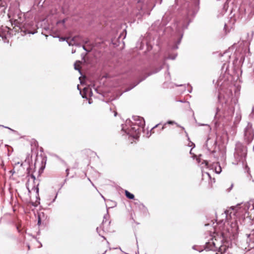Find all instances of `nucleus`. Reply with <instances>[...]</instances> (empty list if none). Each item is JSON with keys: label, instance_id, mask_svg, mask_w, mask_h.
I'll list each match as a JSON object with an SVG mask.
<instances>
[{"label": "nucleus", "instance_id": "obj_1", "mask_svg": "<svg viewBox=\"0 0 254 254\" xmlns=\"http://www.w3.org/2000/svg\"><path fill=\"white\" fill-rule=\"evenodd\" d=\"M187 9V18L180 21H176L172 27L175 30V35L178 38L175 44L172 47L173 50L178 49L184 35V30L188 28L190 22V17H194L198 10L199 0H190L188 2Z\"/></svg>", "mask_w": 254, "mask_h": 254}, {"label": "nucleus", "instance_id": "obj_2", "mask_svg": "<svg viewBox=\"0 0 254 254\" xmlns=\"http://www.w3.org/2000/svg\"><path fill=\"white\" fill-rule=\"evenodd\" d=\"M238 222L237 220H233L230 224L229 228H227L226 231L222 232V239L221 240L222 242L224 243H228L230 241L236 240L238 237ZM215 242L212 238L209 242L206 243L204 249L207 251H218L221 254L225 253L228 246L223 244L221 246H216Z\"/></svg>", "mask_w": 254, "mask_h": 254}, {"label": "nucleus", "instance_id": "obj_3", "mask_svg": "<svg viewBox=\"0 0 254 254\" xmlns=\"http://www.w3.org/2000/svg\"><path fill=\"white\" fill-rule=\"evenodd\" d=\"M232 95L231 91L227 95H223L224 98L225 100L224 105H222L224 108L222 111L217 107L215 109V116L214 122L216 125L219 124L220 123V120L223 119H225L228 121L231 120L232 116L234 114V107L232 104H229V99Z\"/></svg>", "mask_w": 254, "mask_h": 254}, {"label": "nucleus", "instance_id": "obj_4", "mask_svg": "<svg viewBox=\"0 0 254 254\" xmlns=\"http://www.w3.org/2000/svg\"><path fill=\"white\" fill-rule=\"evenodd\" d=\"M247 147L240 141L237 142L234 153V161L233 163L235 165L241 164L243 167H247Z\"/></svg>", "mask_w": 254, "mask_h": 254}, {"label": "nucleus", "instance_id": "obj_5", "mask_svg": "<svg viewBox=\"0 0 254 254\" xmlns=\"http://www.w3.org/2000/svg\"><path fill=\"white\" fill-rule=\"evenodd\" d=\"M130 120H127L125 124L122 125V131L137 139L140 133V128L131 124Z\"/></svg>", "mask_w": 254, "mask_h": 254}, {"label": "nucleus", "instance_id": "obj_6", "mask_svg": "<svg viewBox=\"0 0 254 254\" xmlns=\"http://www.w3.org/2000/svg\"><path fill=\"white\" fill-rule=\"evenodd\" d=\"M232 209L235 211L234 213V215L237 213L238 215L245 216L247 213L249 214V211L254 210V199H251L248 202L238 204L236 206H233Z\"/></svg>", "mask_w": 254, "mask_h": 254}, {"label": "nucleus", "instance_id": "obj_7", "mask_svg": "<svg viewBox=\"0 0 254 254\" xmlns=\"http://www.w3.org/2000/svg\"><path fill=\"white\" fill-rule=\"evenodd\" d=\"M244 142L248 145L250 144L254 138V129L252 124L249 122L244 129Z\"/></svg>", "mask_w": 254, "mask_h": 254}, {"label": "nucleus", "instance_id": "obj_8", "mask_svg": "<svg viewBox=\"0 0 254 254\" xmlns=\"http://www.w3.org/2000/svg\"><path fill=\"white\" fill-rule=\"evenodd\" d=\"M240 13L241 18H244L246 20L250 19L254 15V6L247 5L245 7L241 6L240 8Z\"/></svg>", "mask_w": 254, "mask_h": 254}, {"label": "nucleus", "instance_id": "obj_9", "mask_svg": "<svg viewBox=\"0 0 254 254\" xmlns=\"http://www.w3.org/2000/svg\"><path fill=\"white\" fill-rule=\"evenodd\" d=\"M111 222L108 221L106 219V216H104L103 222L99 227H97L96 228V231L97 233L99 234V236H101L104 238V239H106L105 237H104L101 233L100 230L102 229V231L104 232H111L110 228V224Z\"/></svg>", "mask_w": 254, "mask_h": 254}, {"label": "nucleus", "instance_id": "obj_10", "mask_svg": "<svg viewBox=\"0 0 254 254\" xmlns=\"http://www.w3.org/2000/svg\"><path fill=\"white\" fill-rule=\"evenodd\" d=\"M132 119L133 122L131 121V124H133V126H136L139 128H143L145 126V121L142 117L139 116H133Z\"/></svg>", "mask_w": 254, "mask_h": 254}, {"label": "nucleus", "instance_id": "obj_11", "mask_svg": "<svg viewBox=\"0 0 254 254\" xmlns=\"http://www.w3.org/2000/svg\"><path fill=\"white\" fill-rule=\"evenodd\" d=\"M228 83V76L226 74L220 75L217 81V86L220 87L225 86Z\"/></svg>", "mask_w": 254, "mask_h": 254}, {"label": "nucleus", "instance_id": "obj_12", "mask_svg": "<svg viewBox=\"0 0 254 254\" xmlns=\"http://www.w3.org/2000/svg\"><path fill=\"white\" fill-rule=\"evenodd\" d=\"M6 7V2L3 0H0V16L5 13Z\"/></svg>", "mask_w": 254, "mask_h": 254}, {"label": "nucleus", "instance_id": "obj_13", "mask_svg": "<svg viewBox=\"0 0 254 254\" xmlns=\"http://www.w3.org/2000/svg\"><path fill=\"white\" fill-rule=\"evenodd\" d=\"M247 242L249 243V245H250V243H254V229H253L250 234H247Z\"/></svg>", "mask_w": 254, "mask_h": 254}, {"label": "nucleus", "instance_id": "obj_14", "mask_svg": "<svg viewBox=\"0 0 254 254\" xmlns=\"http://www.w3.org/2000/svg\"><path fill=\"white\" fill-rule=\"evenodd\" d=\"M163 68V65H160L159 67H157L156 68H155L153 71H152L151 72H150V73H149L146 77H145L144 78H143L142 79L139 80L135 85H134L133 87H132L131 88H130L129 89H132V88H133L134 87H135L136 85H137L140 82H141V81H142L143 80H144L145 78H146L147 76L152 74H154V73H157L158 72H159L160 70H161V69Z\"/></svg>", "mask_w": 254, "mask_h": 254}, {"label": "nucleus", "instance_id": "obj_15", "mask_svg": "<svg viewBox=\"0 0 254 254\" xmlns=\"http://www.w3.org/2000/svg\"><path fill=\"white\" fill-rule=\"evenodd\" d=\"M212 169H214L216 173L219 174L222 171V168L220 165V163L218 162L214 163L212 165Z\"/></svg>", "mask_w": 254, "mask_h": 254}, {"label": "nucleus", "instance_id": "obj_16", "mask_svg": "<svg viewBox=\"0 0 254 254\" xmlns=\"http://www.w3.org/2000/svg\"><path fill=\"white\" fill-rule=\"evenodd\" d=\"M78 38L77 36L73 37L70 41L66 40L67 43L69 46L71 45H78L77 43V39Z\"/></svg>", "mask_w": 254, "mask_h": 254}, {"label": "nucleus", "instance_id": "obj_17", "mask_svg": "<svg viewBox=\"0 0 254 254\" xmlns=\"http://www.w3.org/2000/svg\"><path fill=\"white\" fill-rule=\"evenodd\" d=\"M241 113L240 111L239 110L237 111L236 113V116H235V122H239L241 120Z\"/></svg>", "mask_w": 254, "mask_h": 254}, {"label": "nucleus", "instance_id": "obj_18", "mask_svg": "<svg viewBox=\"0 0 254 254\" xmlns=\"http://www.w3.org/2000/svg\"><path fill=\"white\" fill-rule=\"evenodd\" d=\"M210 141V139H208L207 140V141H206V143L205 144V146L206 147V148L207 149V150L211 152V153H214L215 152V151L213 150H211V149H212L213 148V146L211 147V148H210L209 146H208V143Z\"/></svg>", "mask_w": 254, "mask_h": 254}, {"label": "nucleus", "instance_id": "obj_19", "mask_svg": "<svg viewBox=\"0 0 254 254\" xmlns=\"http://www.w3.org/2000/svg\"><path fill=\"white\" fill-rule=\"evenodd\" d=\"M125 195L128 199H133L134 198V195L127 190H125Z\"/></svg>", "mask_w": 254, "mask_h": 254}, {"label": "nucleus", "instance_id": "obj_20", "mask_svg": "<svg viewBox=\"0 0 254 254\" xmlns=\"http://www.w3.org/2000/svg\"><path fill=\"white\" fill-rule=\"evenodd\" d=\"M107 202L108 203V204L109 205H110V207H114L116 206V205H117L116 202L114 201H112V200L108 199V200H107Z\"/></svg>", "mask_w": 254, "mask_h": 254}, {"label": "nucleus", "instance_id": "obj_21", "mask_svg": "<svg viewBox=\"0 0 254 254\" xmlns=\"http://www.w3.org/2000/svg\"><path fill=\"white\" fill-rule=\"evenodd\" d=\"M227 1H228V0L225 2V3L224 4V6H223V9L225 12L227 11V8L228 7Z\"/></svg>", "mask_w": 254, "mask_h": 254}, {"label": "nucleus", "instance_id": "obj_22", "mask_svg": "<svg viewBox=\"0 0 254 254\" xmlns=\"http://www.w3.org/2000/svg\"><path fill=\"white\" fill-rule=\"evenodd\" d=\"M250 118L254 119V106L252 108V112L249 115Z\"/></svg>", "mask_w": 254, "mask_h": 254}, {"label": "nucleus", "instance_id": "obj_23", "mask_svg": "<svg viewBox=\"0 0 254 254\" xmlns=\"http://www.w3.org/2000/svg\"><path fill=\"white\" fill-rule=\"evenodd\" d=\"M74 69L75 70H78L80 72V73H81V70L80 69L79 65H77L76 64V63L74 64Z\"/></svg>", "mask_w": 254, "mask_h": 254}, {"label": "nucleus", "instance_id": "obj_24", "mask_svg": "<svg viewBox=\"0 0 254 254\" xmlns=\"http://www.w3.org/2000/svg\"><path fill=\"white\" fill-rule=\"evenodd\" d=\"M137 3H138V5H137V7L138 8H139V7L140 10H142L143 9V6H141L140 7V5H141V3H142L141 1V0H139L137 1Z\"/></svg>", "mask_w": 254, "mask_h": 254}, {"label": "nucleus", "instance_id": "obj_25", "mask_svg": "<svg viewBox=\"0 0 254 254\" xmlns=\"http://www.w3.org/2000/svg\"><path fill=\"white\" fill-rule=\"evenodd\" d=\"M38 185H37V187L35 186L33 187L32 189L36 191V193L38 195H39V188L38 187Z\"/></svg>", "mask_w": 254, "mask_h": 254}, {"label": "nucleus", "instance_id": "obj_26", "mask_svg": "<svg viewBox=\"0 0 254 254\" xmlns=\"http://www.w3.org/2000/svg\"><path fill=\"white\" fill-rule=\"evenodd\" d=\"M177 55H174V56H169L167 58H166L167 59H171V60H175L176 58Z\"/></svg>", "mask_w": 254, "mask_h": 254}, {"label": "nucleus", "instance_id": "obj_27", "mask_svg": "<svg viewBox=\"0 0 254 254\" xmlns=\"http://www.w3.org/2000/svg\"><path fill=\"white\" fill-rule=\"evenodd\" d=\"M41 214H39L38 215V225H40L41 224Z\"/></svg>", "mask_w": 254, "mask_h": 254}, {"label": "nucleus", "instance_id": "obj_28", "mask_svg": "<svg viewBox=\"0 0 254 254\" xmlns=\"http://www.w3.org/2000/svg\"><path fill=\"white\" fill-rule=\"evenodd\" d=\"M69 39V38H65V37H61L60 38V41H66L67 40Z\"/></svg>", "mask_w": 254, "mask_h": 254}, {"label": "nucleus", "instance_id": "obj_29", "mask_svg": "<svg viewBox=\"0 0 254 254\" xmlns=\"http://www.w3.org/2000/svg\"><path fill=\"white\" fill-rule=\"evenodd\" d=\"M221 96H222V93L221 92H220L219 93V94L218 95V100L220 102H222V101L221 100Z\"/></svg>", "mask_w": 254, "mask_h": 254}, {"label": "nucleus", "instance_id": "obj_30", "mask_svg": "<svg viewBox=\"0 0 254 254\" xmlns=\"http://www.w3.org/2000/svg\"><path fill=\"white\" fill-rule=\"evenodd\" d=\"M225 66H226V70H227V68H228V65H227V64L226 63L224 64L222 67V69L223 70L224 69V68L225 67Z\"/></svg>", "mask_w": 254, "mask_h": 254}, {"label": "nucleus", "instance_id": "obj_31", "mask_svg": "<svg viewBox=\"0 0 254 254\" xmlns=\"http://www.w3.org/2000/svg\"><path fill=\"white\" fill-rule=\"evenodd\" d=\"M192 249H193V250H197V251H198V252H202V251H203V250H202V249H201V250H200V249H198V250L196 249V246H193L192 247Z\"/></svg>", "mask_w": 254, "mask_h": 254}, {"label": "nucleus", "instance_id": "obj_32", "mask_svg": "<svg viewBox=\"0 0 254 254\" xmlns=\"http://www.w3.org/2000/svg\"><path fill=\"white\" fill-rule=\"evenodd\" d=\"M189 146L190 147H194L195 146V145H194V144L193 142H190L189 143Z\"/></svg>", "mask_w": 254, "mask_h": 254}, {"label": "nucleus", "instance_id": "obj_33", "mask_svg": "<svg viewBox=\"0 0 254 254\" xmlns=\"http://www.w3.org/2000/svg\"><path fill=\"white\" fill-rule=\"evenodd\" d=\"M0 127H3L8 128V129H10V130H11V131H14V130L13 129H11V128H9V127H5V126H2V125H0Z\"/></svg>", "mask_w": 254, "mask_h": 254}, {"label": "nucleus", "instance_id": "obj_34", "mask_svg": "<svg viewBox=\"0 0 254 254\" xmlns=\"http://www.w3.org/2000/svg\"><path fill=\"white\" fill-rule=\"evenodd\" d=\"M175 123V122L172 121H169L167 122V124H170V125H173Z\"/></svg>", "mask_w": 254, "mask_h": 254}, {"label": "nucleus", "instance_id": "obj_35", "mask_svg": "<svg viewBox=\"0 0 254 254\" xmlns=\"http://www.w3.org/2000/svg\"><path fill=\"white\" fill-rule=\"evenodd\" d=\"M30 177L33 180V181L36 180V177L33 174L30 175Z\"/></svg>", "mask_w": 254, "mask_h": 254}, {"label": "nucleus", "instance_id": "obj_36", "mask_svg": "<svg viewBox=\"0 0 254 254\" xmlns=\"http://www.w3.org/2000/svg\"><path fill=\"white\" fill-rule=\"evenodd\" d=\"M224 55H227V57H229V58H230V55L229 54V52H225L224 53Z\"/></svg>", "mask_w": 254, "mask_h": 254}, {"label": "nucleus", "instance_id": "obj_37", "mask_svg": "<svg viewBox=\"0 0 254 254\" xmlns=\"http://www.w3.org/2000/svg\"><path fill=\"white\" fill-rule=\"evenodd\" d=\"M82 48L84 50H85V51H86L87 52H89L90 51L89 50H87V49L86 48L85 46H82Z\"/></svg>", "mask_w": 254, "mask_h": 254}, {"label": "nucleus", "instance_id": "obj_38", "mask_svg": "<svg viewBox=\"0 0 254 254\" xmlns=\"http://www.w3.org/2000/svg\"><path fill=\"white\" fill-rule=\"evenodd\" d=\"M212 143H213V146H216V140H214V141H212Z\"/></svg>", "mask_w": 254, "mask_h": 254}, {"label": "nucleus", "instance_id": "obj_39", "mask_svg": "<svg viewBox=\"0 0 254 254\" xmlns=\"http://www.w3.org/2000/svg\"><path fill=\"white\" fill-rule=\"evenodd\" d=\"M66 173V176H67L69 174V169L67 168L65 170Z\"/></svg>", "mask_w": 254, "mask_h": 254}, {"label": "nucleus", "instance_id": "obj_40", "mask_svg": "<svg viewBox=\"0 0 254 254\" xmlns=\"http://www.w3.org/2000/svg\"><path fill=\"white\" fill-rule=\"evenodd\" d=\"M57 195H58V192L56 193V195H55L54 198L53 199V200L52 201V202H54L55 201V200H56V198L57 197Z\"/></svg>", "mask_w": 254, "mask_h": 254}, {"label": "nucleus", "instance_id": "obj_41", "mask_svg": "<svg viewBox=\"0 0 254 254\" xmlns=\"http://www.w3.org/2000/svg\"><path fill=\"white\" fill-rule=\"evenodd\" d=\"M233 187V185L232 184L231 185V187L229 189H228V191H230L231 190V189H232Z\"/></svg>", "mask_w": 254, "mask_h": 254}, {"label": "nucleus", "instance_id": "obj_42", "mask_svg": "<svg viewBox=\"0 0 254 254\" xmlns=\"http://www.w3.org/2000/svg\"><path fill=\"white\" fill-rule=\"evenodd\" d=\"M159 125V124L158 125H156L155 126H154L152 129H151V131L153 130L155 127H158V126Z\"/></svg>", "mask_w": 254, "mask_h": 254}, {"label": "nucleus", "instance_id": "obj_43", "mask_svg": "<svg viewBox=\"0 0 254 254\" xmlns=\"http://www.w3.org/2000/svg\"><path fill=\"white\" fill-rule=\"evenodd\" d=\"M14 19H15V20H17V19H16V18L17 17H19V15H14Z\"/></svg>", "mask_w": 254, "mask_h": 254}, {"label": "nucleus", "instance_id": "obj_44", "mask_svg": "<svg viewBox=\"0 0 254 254\" xmlns=\"http://www.w3.org/2000/svg\"><path fill=\"white\" fill-rule=\"evenodd\" d=\"M192 91V87H190V89L188 90L189 92L191 93Z\"/></svg>", "mask_w": 254, "mask_h": 254}, {"label": "nucleus", "instance_id": "obj_45", "mask_svg": "<svg viewBox=\"0 0 254 254\" xmlns=\"http://www.w3.org/2000/svg\"><path fill=\"white\" fill-rule=\"evenodd\" d=\"M204 163L205 164V165L207 166V165L208 164V162L207 161H206V160H204Z\"/></svg>", "mask_w": 254, "mask_h": 254}, {"label": "nucleus", "instance_id": "obj_46", "mask_svg": "<svg viewBox=\"0 0 254 254\" xmlns=\"http://www.w3.org/2000/svg\"><path fill=\"white\" fill-rule=\"evenodd\" d=\"M223 222V220H220L217 223L220 224L221 223H222Z\"/></svg>", "mask_w": 254, "mask_h": 254}, {"label": "nucleus", "instance_id": "obj_47", "mask_svg": "<svg viewBox=\"0 0 254 254\" xmlns=\"http://www.w3.org/2000/svg\"><path fill=\"white\" fill-rule=\"evenodd\" d=\"M206 174L208 176V177L209 178H211L210 175V174L208 173H206Z\"/></svg>", "mask_w": 254, "mask_h": 254}, {"label": "nucleus", "instance_id": "obj_48", "mask_svg": "<svg viewBox=\"0 0 254 254\" xmlns=\"http://www.w3.org/2000/svg\"><path fill=\"white\" fill-rule=\"evenodd\" d=\"M114 116L116 117L117 115V112L116 111H114Z\"/></svg>", "mask_w": 254, "mask_h": 254}, {"label": "nucleus", "instance_id": "obj_49", "mask_svg": "<svg viewBox=\"0 0 254 254\" xmlns=\"http://www.w3.org/2000/svg\"><path fill=\"white\" fill-rule=\"evenodd\" d=\"M16 229H17V230H18V231L19 232H20V230H19V227H18V226L16 227Z\"/></svg>", "mask_w": 254, "mask_h": 254}, {"label": "nucleus", "instance_id": "obj_50", "mask_svg": "<svg viewBox=\"0 0 254 254\" xmlns=\"http://www.w3.org/2000/svg\"><path fill=\"white\" fill-rule=\"evenodd\" d=\"M27 172H28V174H29L30 172H29V168H28V169H27Z\"/></svg>", "mask_w": 254, "mask_h": 254}, {"label": "nucleus", "instance_id": "obj_51", "mask_svg": "<svg viewBox=\"0 0 254 254\" xmlns=\"http://www.w3.org/2000/svg\"><path fill=\"white\" fill-rule=\"evenodd\" d=\"M176 86H183V85H177Z\"/></svg>", "mask_w": 254, "mask_h": 254}, {"label": "nucleus", "instance_id": "obj_52", "mask_svg": "<svg viewBox=\"0 0 254 254\" xmlns=\"http://www.w3.org/2000/svg\"><path fill=\"white\" fill-rule=\"evenodd\" d=\"M27 189H28V190L29 192L30 193V192H31L30 190H29V188H27Z\"/></svg>", "mask_w": 254, "mask_h": 254}, {"label": "nucleus", "instance_id": "obj_53", "mask_svg": "<svg viewBox=\"0 0 254 254\" xmlns=\"http://www.w3.org/2000/svg\"><path fill=\"white\" fill-rule=\"evenodd\" d=\"M102 198H103L105 200V197L103 195H102Z\"/></svg>", "mask_w": 254, "mask_h": 254}, {"label": "nucleus", "instance_id": "obj_54", "mask_svg": "<svg viewBox=\"0 0 254 254\" xmlns=\"http://www.w3.org/2000/svg\"><path fill=\"white\" fill-rule=\"evenodd\" d=\"M74 52H75V51H74V50L72 51V53H74Z\"/></svg>", "mask_w": 254, "mask_h": 254}, {"label": "nucleus", "instance_id": "obj_55", "mask_svg": "<svg viewBox=\"0 0 254 254\" xmlns=\"http://www.w3.org/2000/svg\"><path fill=\"white\" fill-rule=\"evenodd\" d=\"M20 164V162H17V163H16L15 164Z\"/></svg>", "mask_w": 254, "mask_h": 254}, {"label": "nucleus", "instance_id": "obj_56", "mask_svg": "<svg viewBox=\"0 0 254 254\" xmlns=\"http://www.w3.org/2000/svg\"><path fill=\"white\" fill-rule=\"evenodd\" d=\"M107 251H105L103 254H105L106 253Z\"/></svg>", "mask_w": 254, "mask_h": 254}, {"label": "nucleus", "instance_id": "obj_57", "mask_svg": "<svg viewBox=\"0 0 254 254\" xmlns=\"http://www.w3.org/2000/svg\"><path fill=\"white\" fill-rule=\"evenodd\" d=\"M77 88H78V90H79V85H77Z\"/></svg>", "mask_w": 254, "mask_h": 254}, {"label": "nucleus", "instance_id": "obj_58", "mask_svg": "<svg viewBox=\"0 0 254 254\" xmlns=\"http://www.w3.org/2000/svg\"><path fill=\"white\" fill-rule=\"evenodd\" d=\"M28 248L29 249H30V246L28 245Z\"/></svg>", "mask_w": 254, "mask_h": 254}, {"label": "nucleus", "instance_id": "obj_59", "mask_svg": "<svg viewBox=\"0 0 254 254\" xmlns=\"http://www.w3.org/2000/svg\"><path fill=\"white\" fill-rule=\"evenodd\" d=\"M89 103L91 104V101H89Z\"/></svg>", "mask_w": 254, "mask_h": 254}, {"label": "nucleus", "instance_id": "obj_60", "mask_svg": "<svg viewBox=\"0 0 254 254\" xmlns=\"http://www.w3.org/2000/svg\"><path fill=\"white\" fill-rule=\"evenodd\" d=\"M164 129V126L162 127V129Z\"/></svg>", "mask_w": 254, "mask_h": 254}, {"label": "nucleus", "instance_id": "obj_61", "mask_svg": "<svg viewBox=\"0 0 254 254\" xmlns=\"http://www.w3.org/2000/svg\"><path fill=\"white\" fill-rule=\"evenodd\" d=\"M226 26V24H225V26H224V28H225V27Z\"/></svg>", "mask_w": 254, "mask_h": 254}, {"label": "nucleus", "instance_id": "obj_62", "mask_svg": "<svg viewBox=\"0 0 254 254\" xmlns=\"http://www.w3.org/2000/svg\"><path fill=\"white\" fill-rule=\"evenodd\" d=\"M20 165L22 166V163H20Z\"/></svg>", "mask_w": 254, "mask_h": 254}, {"label": "nucleus", "instance_id": "obj_63", "mask_svg": "<svg viewBox=\"0 0 254 254\" xmlns=\"http://www.w3.org/2000/svg\"><path fill=\"white\" fill-rule=\"evenodd\" d=\"M216 254H218L217 253H216Z\"/></svg>", "mask_w": 254, "mask_h": 254}]
</instances>
